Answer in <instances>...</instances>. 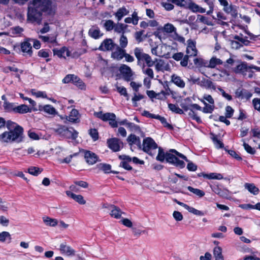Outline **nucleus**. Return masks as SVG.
Listing matches in <instances>:
<instances>
[{
    "mask_svg": "<svg viewBox=\"0 0 260 260\" xmlns=\"http://www.w3.org/2000/svg\"><path fill=\"white\" fill-rule=\"evenodd\" d=\"M43 13L53 16L55 10L50 0H33L28 7L27 21L31 23L40 25L42 21Z\"/></svg>",
    "mask_w": 260,
    "mask_h": 260,
    "instance_id": "1",
    "label": "nucleus"
},
{
    "mask_svg": "<svg viewBox=\"0 0 260 260\" xmlns=\"http://www.w3.org/2000/svg\"><path fill=\"white\" fill-rule=\"evenodd\" d=\"M23 129L21 126H17L15 129L9 132H5L0 135V140L5 142H16L22 141Z\"/></svg>",
    "mask_w": 260,
    "mask_h": 260,
    "instance_id": "2",
    "label": "nucleus"
},
{
    "mask_svg": "<svg viewBox=\"0 0 260 260\" xmlns=\"http://www.w3.org/2000/svg\"><path fill=\"white\" fill-rule=\"evenodd\" d=\"M134 54L137 59L138 65H143V67L145 68V63L148 67H153L157 61V59L153 61L151 56L147 53L143 52V49L139 47H136L134 49Z\"/></svg>",
    "mask_w": 260,
    "mask_h": 260,
    "instance_id": "3",
    "label": "nucleus"
},
{
    "mask_svg": "<svg viewBox=\"0 0 260 260\" xmlns=\"http://www.w3.org/2000/svg\"><path fill=\"white\" fill-rule=\"evenodd\" d=\"M187 45L186 50V54L184 55L183 59L180 61V65L183 67L187 66L189 58L192 56H196L198 54V50L196 48V42L191 39L187 41Z\"/></svg>",
    "mask_w": 260,
    "mask_h": 260,
    "instance_id": "4",
    "label": "nucleus"
},
{
    "mask_svg": "<svg viewBox=\"0 0 260 260\" xmlns=\"http://www.w3.org/2000/svg\"><path fill=\"white\" fill-rule=\"evenodd\" d=\"M54 132L60 137L75 140L78 136V132L73 127H67L64 125H59L54 129Z\"/></svg>",
    "mask_w": 260,
    "mask_h": 260,
    "instance_id": "5",
    "label": "nucleus"
},
{
    "mask_svg": "<svg viewBox=\"0 0 260 260\" xmlns=\"http://www.w3.org/2000/svg\"><path fill=\"white\" fill-rule=\"evenodd\" d=\"M157 147V144L150 137L146 138L143 141L142 150L150 155H152L151 151L156 149Z\"/></svg>",
    "mask_w": 260,
    "mask_h": 260,
    "instance_id": "6",
    "label": "nucleus"
},
{
    "mask_svg": "<svg viewBox=\"0 0 260 260\" xmlns=\"http://www.w3.org/2000/svg\"><path fill=\"white\" fill-rule=\"evenodd\" d=\"M108 147L114 152L119 151L123 147V143L119 139L112 138L107 140Z\"/></svg>",
    "mask_w": 260,
    "mask_h": 260,
    "instance_id": "7",
    "label": "nucleus"
},
{
    "mask_svg": "<svg viewBox=\"0 0 260 260\" xmlns=\"http://www.w3.org/2000/svg\"><path fill=\"white\" fill-rule=\"evenodd\" d=\"M170 150L169 152H167L166 161L169 162L176 167H179L181 169L184 168L185 166V162L183 160L179 159L176 156V154L171 153Z\"/></svg>",
    "mask_w": 260,
    "mask_h": 260,
    "instance_id": "8",
    "label": "nucleus"
},
{
    "mask_svg": "<svg viewBox=\"0 0 260 260\" xmlns=\"http://www.w3.org/2000/svg\"><path fill=\"white\" fill-rule=\"evenodd\" d=\"M31 40H33V39L27 38L25 39L24 41L20 44L21 51L23 53L24 56H28L29 57L32 56V46L29 42Z\"/></svg>",
    "mask_w": 260,
    "mask_h": 260,
    "instance_id": "9",
    "label": "nucleus"
},
{
    "mask_svg": "<svg viewBox=\"0 0 260 260\" xmlns=\"http://www.w3.org/2000/svg\"><path fill=\"white\" fill-rule=\"evenodd\" d=\"M170 151L172 152V153L175 154L176 156L181 158L186 162H188V164L187 165V169H188V171H196L197 170V166L193 164L192 162L189 161V160L184 155L178 152L175 149H170Z\"/></svg>",
    "mask_w": 260,
    "mask_h": 260,
    "instance_id": "10",
    "label": "nucleus"
},
{
    "mask_svg": "<svg viewBox=\"0 0 260 260\" xmlns=\"http://www.w3.org/2000/svg\"><path fill=\"white\" fill-rule=\"evenodd\" d=\"M103 207L105 208H108L109 210L111 211L110 214L112 217H114L116 219H119L121 217L122 212L119 207L114 205L108 204H104L103 205Z\"/></svg>",
    "mask_w": 260,
    "mask_h": 260,
    "instance_id": "11",
    "label": "nucleus"
},
{
    "mask_svg": "<svg viewBox=\"0 0 260 260\" xmlns=\"http://www.w3.org/2000/svg\"><path fill=\"white\" fill-rule=\"evenodd\" d=\"M117 46L114 43L111 39H106L104 40L99 48V49L102 51L112 50Z\"/></svg>",
    "mask_w": 260,
    "mask_h": 260,
    "instance_id": "12",
    "label": "nucleus"
},
{
    "mask_svg": "<svg viewBox=\"0 0 260 260\" xmlns=\"http://www.w3.org/2000/svg\"><path fill=\"white\" fill-rule=\"evenodd\" d=\"M126 81H129L133 75L131 68L125 64H121L119 69Z\"/></svg>",
    "mask_w": 260,
    "mask_h": 260,
    "instance_id": "13",
    "label": "nucleus"
},
{
    "mask_svg": "<svg viewBox=\"0 0 260 260\" xmlns=\"http://www.w3.org/2000/svg\"><path fill=\"white\" fill-rule=\"evenodd\" d=\"M84 158L89 165H93L98 160V156L94 153L86 150L84 152Z\"/></svg>",
    "mask_w": 260,
    "mask_h": 260,
    "instance_id": "14",
    "label": "nucleus"
},
{
    "mask_svg": "<svg viewBox=\"0 0 260 260\" xmlns=\"http://www.w3.org/2000/svg\"><path fill=\"white\" fill-rule=\"evenodd\" d=\"M236 96L241 99L248 100L252 96V94L247 89L239 88L235 92Z\"/></svg>",
    "mask_w": 260,
    "mask_h": 260,
    "instance_id": "15",
    "label": "nucleus"
},
{
    "mask_svg": "<svg viewBox=\"0 0 260 260\" xmlns=\"http://www.w3.org/2000/svg\"><path fill=\"white\" fill-rule=\"evenodd\" d=\"M210 187L212 189V190L215 192L216 194L219 195L220 197L227 198L229 196V191L226 189H222L219 187L218 185H210Z\"/></svg>",
    "mask_w": 260,
    "mask_h": 260,
    "instance_id": "16",
    "label": "nucleus"
},
{
    "mask_svg": "<svg viewBox=\"0 0 260 260\" xmlns=\"http://www.w3.org/2000/svg\"><path fill=\"white\" fill-rule=\"evenodd\" d=\"M116 50L113 52L111 54L112 58L120 60L124 57L125 50L123 48H120L118 45L115 47Z\"/></svg>",
    "mask_w": 260,
    "mask_h": 260,
    "instance_id": "17",
    "label": "nucleus"
},
{
    "mask_svg": "<svg viewBox=\"0 0 260 260\" xmlns=\"http://www.w3.org/2000/svg\"><path fill=\"white\" fill-rule=\"evenodd\" d=\"M113 113H103L102 111L95 112L93 114L96 117L104 121H109L112 117H114Z\"/></svg>",
    "mask_w": 260,
    "mask_h": 260,
    "instance_id": "18",
    "label": "nucleus"
},
{
    "mask_svg": "<svg viewBox=\"0 0 260 260\" xmlns=\"http://www.w3.org/2000/svg\"><path fill=\"white\" fill-rule=\"evenodd\" d=\"M66 194L68 197H71L81 205H84L86 203V201L84 199L82 195L76 194L70 191H67Z\"/></svg>",
    "mask_w": 260,
    "mask_h": 260,
    "instance_id": "19",
    "label": "nucleus"
},
{
    "mask_svg": "<svg viewBox=\"0 0 260 260\" xmlns=\"http://www.w3.org/2000/svg\"><path fill=\"white\" fill-rule=\"evenodd\" d=\"M200 86L202 87H204L206 89H212L213 90L216 89V86L211 80L206 79L205 78H203L201 80Z\"/></svg>",
    "mask_w": 260,
    "mask_h": 260,
    "instance_id": "20",
    "label": "nucleus"
},
{
    "mask_svg": "<svg viewBox=\"0 0 260 260\" xmlns=\"http://www.w3.org/2000/svg\"><path fill=\"white\" fill-rule=\"evenodd\" d=\"M98 168L102 170L105 173H113V174H119V172L116 171H111V166L109 164L105 163H100L97 165Z\"/></svg>",
    "mask_w": 260,
    "mask_h": 260,
    "instance_id": "21",
    "label": "nucleus"
},
{
    "mask_svg": "<svg viewBox=\"0 0 260 260\" xmlns=\"http://www.w3.org/2000/svg\"><path fill=\"white\" fill-rule=\"evenodd\" d=\"M60 250L62 253H64L68 256L75 255V251L73 249L63 243L60 245Z\"/></svg>",
    "mask_w": 260,
    "mask_h": 260,
    "instance_id": "22",
    "label": "nucleus"
},
{
    "mask_svg": "<svg viewBox=\"0 0 260 260\" xmlns=\"http://www.w3.org/2000/svg\"><path fill=\"white\" fill-rule=\"evenodd\" d=\"M31 109H30L27 105L22 104L15 107V113L25 114L28 112H31Z\"/></svg>",
    "mask_w": 260,
    "mask_h": 260,
    "instance_id": "23",
    "label": "nucleus"
},
{
    "mask_svg": "<svg viewBox=\"0 0 260 260\" xmlns=\"http://www.w3.org/2000/svg\"><path fill=\"white\" fill-rule=\"evenodd\" d=\"M172 81L177 86L180 88H184L185 86L184 81L181 78L175 74H173L171 76Z\"/></svg>",
    "mask_w": 260,
    "mask_h": 260,
    "instance_id": "24",
    "label": "nucleus"
},
{
    "mask_svg": "<svg viewBox=\"0 0 260 260\" xmlns=\"http://www.w3.org/2000/svg\"><path fill=\"white\" fill-rule=\"evenodd\" d=\"M71 83L82 89L85 87V84L82 80L77 76L72 74Z\"/></svg>",
    "mask_w": 260,
    "mask_h": 260,
    "instance_id": "25",
    "label": "nucleus"
},
{
    "mask_svg": "<svg viewBox=\"0 0 260 260\" xmlns=\"http://www.w3.org/2000/svg\"><path fill=\"white\" fill-rule=\"evenodd\" d=\"M244 187L245 189L254 195L258 194L259 192V189L253 183H246L244 184Z\"/></svg>",
    "mask_w": 260,
    "mask_h": 260,
    "instance_id": "26",
    "label": "nucleus"
},
{
    "mask_svg": "<svg viewBox=\"0 0 260 260\" xmlns=\"http://www.w3.org/2000/svg\"><path fill=\"white\" fill-rule=\"evenodd\" d=\"M128 13V10L125 7H122L118 9L117 12L115 13V16L118 21H120L124 16L127 15Z\"/></svg>",
    "mask_w": 260,
    "mask_h": 260,
    "instance_id": "27",
    "label": "nucleus"
},
{
    "mask_svg": "<svg viewBox=\"0 0 260 260\" xmlns=\"http://www.w3.org/2000/svg\"><path fill=\"white\" fill-rule=\"evenodd\" d=\"M213 255L215 260H224L223 256L222 254V248L219 246H216L214 248Z\"/></svg>",
    "mask_w": 260,
    "mask_h": 260,
    "instance_id": "28",
    "label": "nucleus"
},
{
    "mask_svg": "<svg viewBox=\"0 0 260 260\" xmlns=\"http://www.w3.org/2000/svg\"><path fill=\"white\" fill-rule=\"evenodd\" d=\"M79 115V112L77 110L74 109H72L70 112V114L69 116L68 120L70 122L73 123H76L78 122V116Z\"/></svg>",
    "mask_w": 260,
    "mask_h": 260,
    "instance_id": "29",
    "label": "nucleus"
},
{
    "mask_svg": "<svg viewBox=\"0 0 260 260\" xmlns=\"http://www.w3.org/2000/svg\"><path fill=\"white\" fill-rule=\"evenodd\" d=\"M211 139H212L215 147L219 148H222L224 147L223 143L218 139L217 136L214 134L213 133H210Z\"/></svg>",
    "mask_w": 260,
    "mask_h": 260,
    "instance_id": "30",
    "label": "nucleus"
},
{
    "mask_svg": "<svg viewBox=\"0 0 260 260\" xmlns=\"http://www.w3.org/2000/svg\"><path fill=\"white\" fill-rule=\"evenodd\" d=\"M39 38L45 43H49L52 44L57 43L55 36H39Z\"/></svg>",
    "mask_w": 260,
    "mask_h": 260,
    "instance_id": "31",
    "label": "nucleus"
},
{
    "mask_svg": "<svg viewBox=\"0 0 260 260\" xmlns=\"http://www.w3.org/2000/svg\"><path fill=\"white\" fill-rule=\"evenodd\" d=\"M193 62L197 67H205L209 68L208 61L201 58H195L193 59Z\"/></svg>",
    "mask_w": 260,
    "mask_h": 260,
    "instance_id": "32",
    "label": "nucleus"
},
{
    "mask_svg": "<svg viewBox=\"0 0 260 260\" xmlns=\"http://www.w3.org/2000/svg\"><path fill=\"white\" fill-rule=\"evenodd\" d=\"M89 35L92 38L97 39L102 36L100 34V30L99 27H96L95 28H91L89 30Z\"/></svg>",
    "mask_w": 260,
    "mask_h": 260,
    "instance_id": "33",
    "label": "nucleus"
},
{
    "mask_svg": "<svg viewBox=\"0 0 260 260\" xmlns=\"http://www.w3.org/2000/svg\"><path fill=\"white\" fill-rule=\"evenodd\" d=\"M127 25L121 23H118L116 24H115L114 26V31L117 33H122V35L124 34L125 32V29L127 28Z\"/></svg>",
    "mask_w": 260,
    "mask_h": 260,
    "instance_id": "34",
    "label": "nucleus"
},
{
    "mask_svg": "<svg viewBox=\"0 0 260 260\" xmlns=\"http://www.w3.org/2000/svg\"><path fill=\"white\" fill-rule=\"evenodd\" d=\"M3 107L5 111L7 112H15L16 106L14 103L4 102Z\"/></svg>",
    "mask_w": 260,
    "mask_h": 260,
    "instance_id": "35",
    "label": "nucleus"
},
{
    "mask_svg": "<svg viewBox=\"0 0 260 260\" xmlns=\"http://www.w3.org/2000/svg\"><path fill=\"white\" fill-rule=\"evenodd\" d=\"M166 158L167 152H165L161 147H158V153L156 158V160L160 162H164L165 159L166 160Z\"/></svg>",
    "mask_w": 260,
    "mask_h": 260,
    "instance_id": "36",
    "label": "nucleus"
},
{
    "mask_svg": "<svg viewBox=\"0 0 260 260\" xmlns=\"http://www.w3.org/2000/svg\"><path fill=\"white\" fill-rule=\"evenodd\" d=\"M43 221L46 225L55 226L57 224V219L50 218L49 217H43Z\"/></svg>",
    "mask_w": 260,
    "mask_h": 260,
    "instance_id": "37",
    "label": "nucleus"
},
{
    "mask_svg": "<svg viewBox=\"0 0 260 260\" xmlns=\"http://www.w3.org/2000/svg\"><path fill=\"white\" fill-rule=\"evenodd\" d=\"M223 61L219 58L216 57H212L209 62V68H214L216 65L222 64Z\"/></svg>",
    "mask_w": 260,
    "mask_h": 260,
    "instance_id": "38",
    "label": "nucleus"
},
{
    "mask_svg": "<svg viewBox=\"0 0 260 260\" xmlns=\"http://www.w3.org/2000/svg\"><path fill=\"white\" fill-rule=\"evenodd\" d=\"M187 188L189 191L192 192L200 198L203 197L205 196V193L204 191L201 189L198 188H194L190 186H188Z\"/></svg>",
    "mask_w": 260,
    "mask_h": 260,
    "instance_id": "39",
    "label": "nucleus"
},
{
    "mask_svg": "<svg viewBox=\"0 0 260 260\" xmlns=\"http://www.w3.org/2000/svg\"><path fill=\"white\" fill-rule=\"evenodd\" d=\"M168 108L173 112L177 114H182L184 112L182 109L179 108L177 105L173 104H168Z\"/></svg>",
    "mask_w": 260,
    "mask_h": 260,
    "instance_id": "40",
    "label": "nucleus"
},
{
    "mask_svg": "<svg viewBox=\"0 0 260 260\" xmlns=\"http://www.w3.org/2000/svg\"><path fill=\"white\" fill-rule=\"evenodd\" d=\"M115 24L112 20H106L103 26L107 31H111L114 28Z\"/></svg>",
    "mask_w": 260,
    "mask_h": 260,
    "instance_id": "41",
    "label": "nucleus"
},
{
    "mask_svg": "<svg viewBox=\"0 0 260 260\" xmlns=\"http://www.w3.org/2000/svg\"><path fill=\"white\" fill-rule=\"evenodd\" d=\"M202 102L204 103L205 105V107L203 108L202 111L204 113H211L214 110V107L208 104L204 100H201Z\"/></svg>",
    "mask_w": 260,
    "mask_h": 260,
    "instance_id": "42",
    "label": "nucleus"
},
{
    "mask_svg": "<svg viewBox=\"0 0 260 260\" xmlns=\"http://www.w3.org/2000/svg\"><path fill=\"white\" fill-rule=\"evenodd\" d=\"M44 112L49 115H55L57 114L56 109L50 105H46Z\"/></svg>",
    "mask_w": 260,
    "mask_h": 260,
    "instance_id": "43",
    "label": "nucleus"
},
{
    "mask_svg": "<svg viewBox=\"0 0 260 260\" xmlns=\"http://www.w3.org/2000/svg\"><path fill=\"white\" fill-rule=\"evenodd\" d=\"M42 171V169L35 167H31L28 169V172L30 174L36 176L40 174Z\"/></svg>",
    "mask_w": 260,
    "mask_h": 260,
    "instance_id": "44",
    "label": "nucleus"
},
{
    "mask_svg": "<svg viewBox=\"0 0 260 260\" xmlns=\"http://www.w3.org/2000/svg\"><path fill=\"white\" fill-rule=\"evenodd\" d=\"M38 55L39 57H41L47 58L46 59V61L47 62H48L51 60L50 58H48L49 56V51H47L45 49L40 50L38 52Z\"/></svg>",
    "mask_w": 260,
    "mask_h": 260,
    "instance_id": "45",
    "label": "nucleus"
},
{
    "mask_svg": "<svg viewBox=\"0 0 260 260\" xmlns=\"http://www.w3.org/2000/svg\"><path fill=\"white\" fill-rule=\"evenodd\" d=\"M190 3V0H179L176 4V5L185 9H188Z\"/></svg>",
    "mask_w": 260,
    "mask_h": 260,
    "instance_id": "46",
    "label": "nucleus"
},
{
    "mask_svg": "<svg viewBox=\"0 0 260 260\" xmlns=\"http://www.w3.org/2000/svg\"><path fill=\"white\" fill-rule=\"evenodd\" d=\"M164 31L167 33H172L173 32H176V28L174 25L171 23H167L165 24L163 27Z\"/></svg>",
    "mask_w": 260,
    "mask_h": 260,
    "instance_id": "47",
    "label": "nucleus"
},
{
    "mask_svg": "<svg viewBox=\"0 0 260 260\" xmlns=\"http://www.w3.org/2000/svg\"><path fill=\"white\" fill-rule=\"evenodd\" d=\"M89 135L94 141L99 139V136L98 130L95 128H91L89 130Z\"/></svg>",
    "mask_w": 260,
    "mask_h": 260,
    "instance_id": "48",
    "label": "nucleus"
},
{
    "mask_svg": "<svg viewBox=\"0 0 260 260\" xmlns=\"http://www.w3.org/2000/svg\"><path fill=\"white\" fill-rule=\"evenodd\" d=\"M127 128H129V131L131 132L138 133H140L141 132L140 127L132 122L128 123Z\"/></svg>",
    "mask_w": 260,
    "mask_h": 260,
    "instance_id": "49",
    "label": "nucleus"
},
{
    "mask_svg": "<svg viewBox=\"0 0 260 260\" xmlns=\"http://www.w3.org/2000/svg\"><path fill=\"white\" fill-rule=\"evenodd\" d=\"M190 111L188 113V115L193 119L196 120L198 123H202V121L200 117L198 116L196 112L192 110V109H190Z\"/></svg>",
    "mask_w": 260,
    "mask_h": 260,
    "instance_id": "50",
    "label": "nucleus"
},
{
    "mask_svg": "<svg viewBox=\"0 0 260 260\" xmlns=\"http://www.w3.org/2000/svg\"><path fill=\"white\" fill-rule=\"evenodd\" d=\"M187 210H188V212L194 214V215H198V216H204L205 215L204 213L202 211H200V210H198L192 207H190V206H188L187 208Z\"/></svg>",
    "mask_w": 260,
    "mask_h": 260,
    "instance_id": "51",
    "label": "nucleus"
},
{
    "mask_svg": "<svg viewBox=\"0 0 260 260\" xmlns=\"http://www.w3.org/2000/svg\"><path fill=\"white\" fill-rule=\"evenodd\" d=\"M223 178L222 175L220 173H210L208 174L207 179L221 180Z\"/></svg>",
    "mask_w": 260,
    "mask_h": 260,
    "instance_id": "52",
    "label": "nucleus"
},
{
    "mask_svg": "<svg viewBox=\"0 0 260 260\" xmlns=\"http://www.w3.org/2000/svg\"><path fill=\"white\" fill-rule=\"evenodd\" d=\"M7 238L11 241V237L9 232L4 231L0 233V241L4 242ZM9 242H10V241H9Z\"/></svg>",
    "mask_w": 260,
    "mask_h": 260,
    "instance_id": "53",
    "label": "nucleus"
},
{
    "mask_svg": "<svg viewBox=\"0 0 260 260\" xmlns=\"http://www.w3.org/2000/svg\"><path fill=\"white\" fill-rule=\"evenodd\" d=\"M120 47L122 48H125L128 43L127 39L126 36L124 35H122L119 40Z\"/></svg>",
    "mask_w": 260,
    "mask_h": 260,
    "instance_id": "54",
    "label": "nucleus"
},
{
    "mask_svg": "<svg viewBox=\"0 0 260 260\" xmlns=\"http://www.w3.org/2000/svg\"><path fill=\"white\" fill-rule=\"evenodd\" d=\"M65 49V47H62L60 49H54L53 50L54 55H56L59 57H64V50Z\"/></svg>",
    "mask_w": 260,
    "mask_h": 260,
    "instance_id": "55",
    "label": "nucleus"
},
{
    "mask_svg": "<svg viewBox=\"0 0 260 260\" xmlns=\"http://www.w3.org/2000/svg\"><path fill=\"white\" fill-rule=\"evenodd\" d=\"M5 125H6V126L9 131L15 129L17 126H20L16 123L11 120H8L7 122L6 121Z\"/></svg>",
    "mask_w": 260,
    "mask_h": 260,
    "instance_id": "56",
    "label": "nucleus"
},
{
    "mask_svg": "<svg viewBox=\"0 0 260 260\" xmlns=\"http://www.w3.org/2000/svg\"><path fill=\"white\" fill-rule=\"evenodd\" d=\"M11 33L15 35H20L23 31L24 29L22 27H21L19 26L13 27L11 28Z\"/></svg>",
    "mask_w": 260,
    "mask_h": 260,
    "instance_id": "57",
    "label": "nucleus"
},
{
    "mask_svg": "<svg viewBox=\"0 0 260 260\" xmlns=\"http://www.w3.org/2000/svg\"><path fill=\"white\" fill-rule=\"evenodd\" d=\"M117 91L121 94L127 98L128 100V95L127 93L126 89L123 86H116Z\"/></svg>",
    "mask_w": 260,
    "mask_h": 260,
    "instance_id": "58",
    "label": "nucleus"
},
{
    "mask_svg": "<svg viewBox=\"0 0 260 260\" xmlns=\"http://www.w3.org/2000/svg\"><path fill=\"white\" fill-rule=\"evenodd\" d=\"M243 146L246 152L250 154H254L255 153V149L251 147L249 144L244 142Z\"/></svg>",
    "mask_w": 260,
    "mask_h": 260,
    "instance_id": "59",
    "label": "nucleus"
},
{
    "mask_svg": "<svg viewBox=\"0 0 260 260\" xmlns=\"http://www.w3.org/2000/svg\"><path fill=\"white\" fill-rule=\"evenodd\" d=\"M234 109L230 106H228L225 108V115L226 117L228 118H231L234 114Z\"/></svg>",
    "mask_w": 260,
    "mask_h": 260,
    "instance_id": "60",
    "label": "nucleus"
},
{
    "mask_svg": "<svg viewBox=\"0 0 260 260\" xmlns=\"http://www.w3.org/2000/svg\"><path fill=\"white\" fill-rule=\"evenodd\" d=\"M138 136H136L134 134L129 135L126 139V141L129 145L132 146L134 143V142L137 140Z\"/></svg>",
    "mask_w": 260,
    "mask_h": 260,
    "instance_id": "61",
    "label": "nucleus"
},
{
    "mask_svg": "<svg viewBox=\"0 0 260 260\" xmlns=\"http://www.w3.org/2000/svg\"><path fill=\"white\" fill-rule=\"evenodd\" d=\"M149 68L145 69V68L143 67V72L145 75H148L151 79H153L154 78L153 71L152 69Z\"/></svg>",
    "mask_w": 260,
    "mask_h": 260,
    "instance_id": "62",
    "label": "nucleus"
},
{
    "mask_svg": "<svg viewBox=\"0 0 260 260\" xmlns=\"http://www.w3.org/2000/svg\"><path fill=\"white\" fill-rule=\"evenodd\" d=\"M252 104L255 110L260 111V99H253L252 100Z\"/></svg>",
    "mask_w": 260,
    "mask_h": 260,
    "instance_id": "63",
    "label": "nucleus"
},
{
    "mask_svg": "<svg viewBox=\"0 0 260 260\" xmlns=\"http://www.w3.org/2000/svg\"><path fill=\"white\" fill-rule=\"evenodd\" d=\"M184 56V55L183 52H177L173 55L172 58L176 61H181Z\"/></svg>",
    "mask_w": 260,
    "mask_h": 260,
    "instance_id": "64",
    "label": "nucleus"
}]
</instances>
